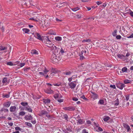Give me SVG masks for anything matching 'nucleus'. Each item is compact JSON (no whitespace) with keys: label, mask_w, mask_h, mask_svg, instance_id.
Returning a JSON list of instances; mask_svg holds the SVG:
<instances>
[{"label":"nucleus","mask_w":133,"mask_h":133,"mask_svg":"<svg viewBox=\"0 0 133 133\" xmlns=\"http://www.w3.org/2000/svg\"><path fill=\"white\" fill-rule=\"evenodd\" d=\"M44 42L48 47L50 46L53 45L52 42L50 41L48 36H45L44 37Z\"/></svg>","instance_id":"nucleus-2"},{"label":"nucleus","mask_w":133,"mask_h":133,"mask_svg":"<svg viewBox=\"0 0 133 133\" xmlns=\"http://www.w3.org/2000/svg\"><path fill=\"white\" fill-rule=\"evenodd\" d=\"M123 126L124 128H125V129L127 130V132H128L130 131L131 129L130 126L128 124H123Z\"/></svg>","instance_id":"nucleus-13"},{"label":"nucleus","mask_w":133,"mask_h":133,"mask_svg":"<svg viewBox=\"0 0 133 133\" xmlns=\"http://www.w3.org/2000/svg\"><path fill=\"white\" fill-rule=\"evenodd\" d=\"M117 32V30H115L112 33V35L114 36H115L116 35V33Z\"/></svg>","instance_id":"nucleus-43"},{"label":"nucleus","mask_w":133,"mask_h":133,"mask_svg":"<svg viewBox=\"0 0 133 133\" xmlns=\"http://www.w3.org/2000/svg\"><path fill=\"white\" fill-rule=\"evenodd\" d=\"M49 47H50L51 50L53 51V52L54 51L55 53H58V51L57 49V48L53 44L51 46H49Z\"/></svg>","instance_id":"nucleus-6"},{"label":"nucleus","mask_w":133,"mask_h":133,"mask_svg":"<svg viewBox=\"0 0 133 133\" xmlns=\"http://www.w3.org/2000/svg\"><path fill=\"white\" fill-rule=\"evenodd\" d=\"M58 53H55L54 51H53L51 59L54 63L58 62L60 59L59 57L58 56Z\"/></svg>","instance_id":"nucleus-1"},{"label":"nucleus","mask_w":133,"mask_h":133,"mask_svg":"<svg viewBox=\"0 0 133 133\" xmlns=\"http://www.w3.org/2000/svg\"><path fill=\"white\" fill-rule=\"evenodd\" d=\"M25 64V63H21L20 64V66L21 67H22Z\"/></svg>","instance_id":"nucleus-58"},{"label":"nucleus","mask_w":133,"mask_h":133,"mask_svg":"<svg viewBox=\"0 0 133 133\" xmlns=\"http://www.w3.org/2000/svg\"><path fill=\"white\" fill-rule=\"evenodd\" d=\"M91 92L92 94L91 96L92 98L94 99H97L98 98L97 95L94 92Z\"/></svg>","instance_id":"nucleus-14"},{"label":"nucleus","mask_w":133,"mask_h":133,"mask_svg":"<svg viewBox=\"0 0 133 133\" xmlns=\"http://www.w3.org/2000/svg\"><path fill=\"white\" fill-rule=\"evenodd\" d=\"M96 3L98 5H99L102 3V2L101 1H97L96 2Z\"/></svg>","instance_id":"nucleus-56"},{"label":"nucleus","mask_w":133,"mask_h":133,"mask_svg":"<svg viewBox=\"0 0 133 133\" xmlns=\"http://www.w3.org/2000/svg\"><path fill=\"white\" fill-rule=\"evenodd\" d=\"M123 72L122 70H120L119 71H118V74L119 75H123Z\"/></svg>","instance_id":"nucleus-48"},{"label":"nucleus","mask_w":133,"mask_h":133,"mask_svg":"<svg viewBox=\"0 0 133 133\" xmlns=\"http://www.w3.org/2000/svg\"><path fill=\"white\" fill-rule=\"evenodd\" d=\"M116 85L117 87L121 90H122L125 86L124 84L120 82L117 83Z\"/></svg>","instance_id":"nucleus-5"},{"label":"nucleus","mask_w":133,"mask_h":133,"mask_svg":"<svg viewBox=\"0 0 133 133\" xmlns=\"http://www.w3.org/2000/svg\"><path fill=\"white\" fill-rule=\"evenodd\" d=\"M25 124L26 125L30 127H31L32 126V124L31 123L29 122H25Z\"/></svg>","instance_id":"nucleus-37"},{"label":"nucleus","mask_w":133,"mask_h":133,"mask_svg":"<svg viewBox=\"0 0 133 133\" xmlns=\"http://www.w3.org/2000/svg\"><path fill=\"white\" fill-rule=\"evenodd\" d=\"M78 122L80 124H82L84 123V121L82 119H80L78 120Z\"/></svg>","instance_id":"nucleus-35"},{"label":"nucleus","mask_w":133,"mask_h":133,"mask_svg":"<svg viewBox=\"0 0 133 133\" xmlns=\"http://www.w3.org/2000/svg\"><path fill=\"white\" fill-rule=\"evenodd\" d=\"M32 19L35 21L37 22L39 20V19L38 18H35V17L32 18H30L29 19Z\"/></svg>","instance_id":"nucleus-36"},{"label":"nucleus","mask_w":133,"mask_h":133,"mask_svg":"<svg viewBox=\"0 0 133 133\" xmlns=\"http://www.w3.org/2000/svg\"><path fill=\"white\" fill-rule=\"evenodd\" d=\"M16 109V108L15 106H11L10 108V111L11 112H15Z\"/></svg>","instance_id":"nucleus-17"},{"label":"nucleus","mask_w":133,"mask_h":133,"mask_svg":"<svg viewBox=\"0 0 133 133\" xmlns=\"http://www.w3.org/2000/svg\"><path fill=\"white\" fill-rule=\"evenodd\" d=\"M30 68L29 67H25L23 69V71L25 72L28 71L30 69Z\"/></svg>","instance_id":"nucleus-29"},{"label":"nucleus","mask_w":133,"mask_h":133,"mask_svg":"<svg viewBox=\"0 0 133 133\" xmlns=\"http://www.w3.org/2000/svg\"><path fill=\"white\" fill-rule=\"evenodd\" d=\"M43 102L45 104H47L49 103L50 102V100L49 99H43Z\"/></svg>","instance_id":"nucleus-19"},{"label":"nucleus","mask_w":133,"mask_h":133,"mask_svg":"<svg viewBox=\"0 0 133 133\" xmlns=\"http://www.w3.org/2000/svg\"><path fill=\"white\" fill-rule=\"evenodd\" d=\"M20 128L19 127L17 126L15 128V129L17 131L19 130Z\"/></svg>","instance_id":"nucleus-61"},{"label":"nucleus","mask_w":133,"mask_h":133,"mask_svg":"<svg viewBox=\"0 0 133 133\" xmlns=\"http://www.w3.org/2000/svg\"><path fill=\"white\" fill-rule=\"evenodd\" d=\"M125 11L126 13H128L129 12H130L131 10L128 7H127L125 8Z\"/></svg>","instance_id":"nucleus-32"},{"label":"nucleus","mask_w":133,"mask_h":133,"mask_svg":"<svg viewBox=\"0 0 133 133\" xmlns=\"http://www.w3.org/2000/svg\"><path fill=\"white\" fill-rule=\"evenodd\" d=\"M8 78L4 77L3 79L2 82L4 85H6L9 84V82L8 81Z\"/></svg>","instance_id":"nucleus-10"},{"label":"nucleus","mask_w":133,"mask_h":133,"mask_svg":"<svg viewBox=\"0 0 133 133\" xmlns=\"http://www.w3.org/2000/svg\"><path fill=\"white\" fill-rule=\"evenodd\" d=\"M55 40L58 41H61L62 40V37L59 36L55 37Z\"/></svg>","instance_id":"nucleus-22"},{"label":"nucleus","mask_w":133,"mask_h":133,"mask_svg":"<svg viewBox=\"0 0 133 133\" xmlns=\"http://www.w3.org/2000/svg\"><path fill=\"white\" fill-rule=\"evenodd\" d=\"M23 110H26L30 112H31L32 111V110L31 108L28 105L24 107Z\"/></svg>","instance_id":"nucleus-12"},{"label":"nucleus","mask_w":133,"mask_h":133,"mask_svg":"<svg viewBox=\"0 0 133 133\" xmlns=\"http://www.w3.org/2000/svg\"><path fill=\"white\" fill-rule=\"evenodd\" d=\"M121 37L120 35H117L116 37V38L117 39H120Z\"/></svg>","instance_id":"nucleus-55"},{"label":"nucleus","mask_w":133,"mask_h":133,"mask_svg":"<svg viewBox=\"0 0 133 133\" xmlns=\"http://www.w3.org/2000/svg\"><path fill=\"white\" fill-rule=\"evenodd\" d=\"M73 77H70L68 79V81L70 82H71L72 80V79H73Z\"/></svg>","instance_id":"nucleus-53"},{"label":"nucleus","mask_w":133,"mask_h":133,"mask_svg":"<svg viewBox=\"0 0 133 133\" xmlns=\"http://www.w3.org/2000/svg\"><path fill=\"white\" fill-rule=\"evenodd\" d=\"M55 86H59L61 85V83H58L56 84H53Z\"/></svg>","instance_id":"nucleus-44"},{"label":"nucleus","mask_w":133,"mask_h":133,"mask_svg":"<svg viewBox=\"0 0 133 133\" xmlns=\"http://www.w3.org/2000/svg\"><path fill=\"white\" fill-rule=\"evenodd\" d=\"M11 103L10 102L8 101L7 102L4 103L3 104V105L5 107L8 108L10 106Z\"/></svg>","instance_id":"nucleus-18"},{"label":"nucleus","mask_w":133,"mask_h":133,"mask_svg":"<svg viewBox=\"0 0 133 133\" xmlns=\"http://www.w3.org/2000/svg\"><path fill=\"white\" fill-rule=\"evenodd\" d=\"M34 36L36 38L40 40H42L41 36L38 33H37L35 34Z\"/></svg>","instance_id":"nucleus-16"},{"label":"nucleus","mask_w":133,"mask_h":133,"mask_svg":"<svg viewBox=\"0 0 133 133\" xmlns=\"http://www.w3.org/2000/svg\"><path fill=\"white\" fill-rule=\"evenodd\" d=\"M3 75L5 76L8 77L10 76L9 74L8 73H5Z\"/></svg>","instance_id":"nucleus-59"},{"label":"nucleus","mask_w":133,"mask_h":133,"mask_svg":"<svg viewBox=\"0 0 133 133\" xmlns=\"http://www.w3.org/2000/svg\"><path fill=\"white\" fill-rule=\"evenodd\" d=\"M79 8L78 7H76V8H72L71 9V10L74 11H77L79 10Z\"/></svg>","instance_id":"nucleus-31"},{"label":"nucleus","mask_w":133,"mask_h":133,"mask_svg":"<svg viewBox=\"0 0 133 133\" xmlns=\"http://www.w3.org/2000/svg\"><path fill=\"white\" fill-rule=\"evenodd\" d=\"M122 71L123 72H126L127 70V68L126 67H124L122 69Z\"/></svg>","instance_id":"nucleus-38"},{"label":"nucleus","mask_w":133,"mask_h":133,"mask_svg":"<svg viewBox=\"0 0 133 133\" xmlns=\"http://www.w3.org/2000/svg\"><path fill=\"white\" fill-rule=\"evenodd\" d=\"M7 48L6 47L2 46H0V49L1 50H7Z\"/></svg>","instance_id":"nucleus-24"},{"label":"nucleus","mask_w":133,"mask_h":133,"mask_svg":"<svg viewBox=\"0 0 133 133\" xmlns=\"http://www.w3.org/2000/svg\"><path fill=\"white\" fill-rule=\"evenodd\" d=\"M98 103L101 104H103L104 103V100L103 99L100 100L98 102Z\"/></svg>","instance_id":"nucleus-39"},{"label":"nucleus","mask_w":133,"mask_h":133,"mask_svg":"<svg viewBox=\"0 0 133 133\" xmlns=\"http://www.w3.org/2000/svg\"><path fill=\"white\" fill-rule=\"evenodd\" d=\"M6 64L7 65H10V66H12V65H14L13 64V63L11 62H7Z\"/></svg>","instance_id":"nucleus-47"},{"label":"nucleus","mask_w":133,"mask_h":133,"mask_svg":"<svg viewBox=\"0 0 133 133\" xmlns=\"http://www.w3.org/2000/svg\"><path fill=\"white\" fill-rule=\"evenodd\" d=\"M36 121L35 119H34V120H32L31 121V122L34 124H35L36 123Z\"/></svg>","instance_id":"nucleus-60"},{"label":"nucleus","mask_w":133,"mask_h":133,"mask_svg":"<svg viewBox=\"0 0 133 133\" xmlns=\"http://www.w3.org/2000/svg\"><path fill=\"white\" fill-rule=\"evenodd\" d=\"M63 109L65 110H68L69 111H72L74 110L75 108L74 107H69L64 108Z\"/></svg>","instance_id":"nucleus-7"},{"label":"nucleus","mask_w":133,"mask_h":133,"mask_svg":"<svg viewBox=\"0 0 133 133\" xmlns=\"http://www.w3.org/2000/svg\"><path fill=\"white\" fill-rule=\"evenodd\" d=\"M63 117L64 118L65 120L68 121V116L66 114L64 115L63 116Z\"/></svg>","instance_id":"nucleus-46"},{"label":"nucleus","mask_w":133,"mask_h":133,"mask_svg":"<svg viewBox=\"0 0 133 133\" xmlns=\"http://www.w3.org/2000/svg\"><path fill=\"white\" fill-rule=\"evenodd\" d=\"M25 114V112L23 111H22L21 112H20L19 113V115L23 116Z\"/></svg>","instance_id":"nucleus-42"},{"label":"nucleus","mask_w":133,"mask_h":133,"mask_svg":"<svg viewBox=\"0 0 133 133\" xmlns=\"http://www.w3.org/2000/svg\"><path fill=\"white\" fill-rule=\"evenodd\" d=\"M87 65L84 64H82L81 65V68L83 70H84L85 69H86V66Z\"/></svg>","instance_id":"nucleus-23"},{"label":"nucleus","mask_w":133,"mask_h":133,"mask_svg":"<svg viewBox=\"0 0 133 133\" xmlns=\"http://www.w3.org/2000/svg\"><path fill=\"white\" fill-rule=\"evenodd\" d=\"M4 97L9 98V95L8 94H6L3 96Z\"/></svg>","instance_id":"nucleus-57"},{"label":"nucleus","mask_w":133,"mask_h":133,"mask_svg":"<svg viewBox=\"0 0 133 133\" xmlns=\"http://www.w3.org/2000/svg\"><path fill=\"white\" fill-rule=\"evenodd\" d=\"M112 104L115 106L118 105L119 104L118 99V98L115 101L113 102Z\"/></svg>","instance_id":"nucleus-20"},{"label":"nucleus","mask_w":133,"mask_h":133,"mask_svg":"<svg viewBox=\"0 0 133 133\" xmlns=\"http://www.w3.org/2000/svg\"><path fill=\"white\" fill-rule=\"evenodd\" d=\"M23 31L25 32V33L28 34L30 31L29 29L26 28H24L22 29Z\"/></svg>","instance_id":"nucleus-27"},{"label":"nucleus","mask_w":133,"mask_h":133,"mask_svg":"<svg viewBox=\"0 0 133 133\" xmlns=\"http://www.w3.org/2000/svg\"><path fill=\"white\" fill-rule=\"evenodd\" d=\"M21 104L23 106H24L25 107H26V106L28 105V103L26 102H21Z\"/></svg>","instance_id":"nucleus-40"},{"label":"nucleus","mask_w":133,"mask_h":133,"mask_svg":"<svg viewBox=\"0 0 133 133\" xmlns=\"http://www.w3.org/2000/svg\"><path fill=\"white\" fill-rule=\"evenodd\" d=\"M31 54H36L37 55L38 54V51L36 50H32L31 52Z\"/></svg>","instance_id":"nucleus-21"},{"label":"nucleus","mask_w":133,"mask_h":133,"mask_svg":"<svg viewBox=\"0 0 133 133\" xmlns=\"http://www.w3.org/2000/svg\"><path fill=\"white\" fill-rule=\"evenodd\" d=\"M49 34L51 35H56V32L55 31L52 30H50L49 32Z\"/></svg>","instance_id":"nucleus-34"},{"label":"nucleus","mask_w":133,"mask_h":133,"mask_svg":"<svg viewBox=\"0 0 133 133\" xmlns=\"http://www.w3.org/2000/svg\"><path fill=\"white\" fill-rule=\"evenodd\" d=\"M25 118L26 120H31L32 119V117L30 115L28 114L25 116Z\"/></svg>","instance_id":"nucleus-15"},{"label":"nucleus","mask_w":133,"mask_h":133,"mask_svg":"<svg viewBox=\"0 0 133 133\" xmlns=\"http://www.w3.org/2000/svg\"><path fill=\"white\" fill-rule=\"evenodd\" d=\"M90 40L89 39H86V40H84L82 42L83 43H84L85 42H90Z\"/></svg>","instance_id":"nucleus-52"},{"label":"nucleus","mask_w":133,"mask_h":133,"mask_svg":"<svg viewBox=\"0 0 133 133\" xmlns=\"http://www.w3.org/2000/svg\"><path fill=\"white\" fill-rule=\"evenodd\" d=\"M59 95L58 93H56L54 95V98H57L58 97Z\"/></svg>","instance_id":"nucleus-45"},{"label":"nucleus","mask_w":133,"mask_h":133,"mask_svg":"<svg viewBox=\"0 0 133 133\" xmlns=\"http://www.w3.org/2000/svg\"><path fill=\"white\" fill-rule=\"evenodd\" d=\"M81 98H83L84 100H86L87 99V98L85 97L84 95L82 97H81Z\"/></svg>","instance_id":"nucleus-64"},{"label":"nucleus","mask_w":133,"mask_h":133,"mask_svg":"<svg viewBox=\"0 0 133 133\" xmlns=\"http://www.w3.org/2000/svg\"><path fill=\"white\" fill-rule=\"evenodd\" d=\"M130 14L131 16L133 17V12L132 11H130Z\"/></svg>","instance_id":"nucleus-63"},{"label":"nucleus","mask_w":133,"mask_h":133,"mask_svg":"<svg viewBox=\"0 0 133 133\" xmlns=\"http://www.w3.org/2000/svg\"><path fill=\"white\" fill-rule=\"evenodd\" d=\"M107 5V4L105 3L103 4L102 5H101V7H105Z\"/></svg>","instance_id":"nucleus-62"},{"label":"nucleus","mask_w":133,"mask_h":133,"mask_svg":"<svg viewBox=\"0 0 133 133\" xmlns=\"http://www.w3.org/2000/svg\"><path fill=\"white\" fill-rule=\"evenodd\" d=\"M72 72H71L70 71H65V72H64V75H70L72 73Z\"/></svg>","instance_id":"nucleus-28"},{"label":"nucleus","mask_w":133,"mask_h":133,"mask_svg":"<svg viewBox=\"0 0 133 133\" xmlns=\"http://www.w3.org/2000/svg\"><path fill=\"white\" fill-rule=\"evenodd\" d=\"M1 111H4V112H7L8 111V110L7 109H5L4 108H2L1 110Z\"/></svg>","instance_id":"nucleus-41"},{"label":"nucleus","mask_w":133,"mask_h":133,"mask_svg":"<svg viewBox=\"0 0 133 133\" xmlns=\"http://www.w3.org/2000/svg\"><path fill=\"white\" fill-rule=\"evenodd\" d=\"M44 91L48 94H51L53 93L54 91L51 89V88H48L44 90Z\"/></svg>","instance_id":"nucleus-9"},{"label":"nucleus","mask_w":133,"mask_h":133,"mask_svg":"<svg viewBox=\"0 0 133 133\" xmlns=\"http://www.w3.org/2000/svg\"><path fill=\"white\" fill-rule=\"evenodd\" d=\"M82 133H88L87 130L86 129H84L82 131Z\"/></svg>","instance_id":"nucleus-54"},{"label":"nucleus","mask_w":133,"mask_h":133,"mask_svg":"<svg viewBox=\"0 0 133 133\" xmlns=\"http://www.w3.org/2000/svg\"><path fill=\"white\" fill-rule=\"evenodd\" d=\"M87 51L85 50H82L81 51V54L80 55V59H83L85 58V56L87 55Z\"/></svg>","instance_id":"nucleus-4"},{"label":"nucleus","mask_w":133,"mask_h":133,"mask_svg":"<svg viewBox=\"0 0 133 133\" xmlns=\"http://www.w3.org/2000/svg\"><path fill=\"white\" fill-rule=\"evenodd\" d=\"M56 72L55 71L53 72H49L48 75L45 76V78H47L48 77L51 78L53 77V76L56 74Z\"/></svg>","instance_id":"nucleus-8"},{"label":"nucleus","mask_w":133,"mask_h":133,"mask_svg":"<svg viewBox=\"0 0 133 133\" xmlns=\"http://www.w3.org/2000/svg\"><path fill=\"white\" fill-rule=\"evenodd\" d=\"M109 119L110 117L109 116H106L103 119L104 121L106 122L109 120Z\"/></svg>","instance_id":"nucleus-30"},{"label":"nucleus","mask_w":133,"mask_h":133,"mask_svg":"<svg viewBox=\"0 0 133 133\" xmlns=\"http://www.w3.org/2000/svg\"><path fill=\"white\" fill-rule=\"evenodd\" d=\"M110 88H111L114 89H116V86L115 85H110Z\"/></svg>","instance_id":"nucleus-49"},{"label":"nucleus","mask_w":133,"mask_h":133,"mask_svg":"<svg viewBox=\"0 0 133 133\" xmlns=\"http://www.w3.org/2000/svg\"><path fill=\"white\" fill-rule=\"evenodd\" d=\"M49 71V69L45 67L44 70V74H47Z\"/></svg>","instance_id":"nucleus-33"},{"label":"nucleus","mask_w":133,"mask_h":133,"mask_svg":"<svg viewBox=\"0 0 133 133\" xmlns=\"http://www.w3.org/2000/svg\"><path fill=\"white\" fill-rule=\"evenodd\" d=\"M129 95H127L125 96V99L127 101H128L129 99Z\"/></svg>","instance_id":"nucleus-51"},{"label":"nucleus","mask_w":133,"mask_h":133,"mask_svg":"<svg viewBox=\"0 0 133 133\" xmlns=\"http://www.w3.org/2000/svg\"><path fill=\"white\" fill-rule=\"evenodd\" d=\"M77 85L76 81H72L68 83V85L71 89H74Z\"/></svg>","instance_id":"nucleus-3"},{"label":"nucleus","mask_w":133,"mask_h":133,"mask_svg":"<svg viewBox=\"0 0 133 133\" xmlns=\"http://www.w3.org/2000/svg\"><path fill=\"white\" fill-rule=\"evenodd\" d=\"M131 81L129 80L128 79H125L124 81V83L125 84L130 83H131Z\"/></svg>","instance_id":"nucleus-25"},{"label":"nucleus","mask_w":133,"mask_h":133,"mask_svg":"<svg viewBox=\"0 0 133 133\" xmlns=\"http://www.w3.org/2000/svg\"><path fill=\"white\" fill-rule=\"evenodd\" d=\"M117 57L120 59H122L124 58L125 56L123 55L118 54L117 55Z\"/></svg>","instance_id":"nucleus-26"},{"label":"nucleus","mask_w":133,"mask_h":133,"mask_svg":"<svg viewBox=\"0 0 133 133\" xmlns=\"http://www.w3.org/2000/svg\"><path fill=\"white\" fill-rule=\"evenodd\" d=\"M72 99L73 101H77L78 100V98L76 97H73L72 98Z\"/></svg>","instance_id":"nucleus-50"},{"label":"nucleus","mask_w":133,"mask_h":133,"mask_svg":"<svg viewBox=\"0 0 133 133\" xmlns=\"http://www.w3.org/2000/svg\"><path fill=\"white\" fill-rule=\"evenodd\" d=\"M47 112L46 111L42 110L40 111L39 115L40 116L42 117L43 115L47 114Z\"/></svg>","instance_id":"nucleus-11"}]
</instances>
